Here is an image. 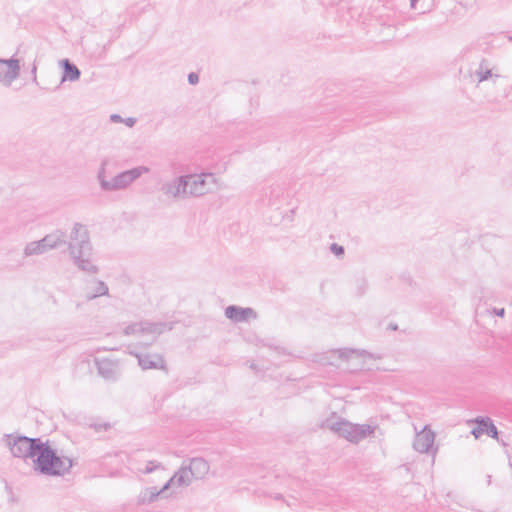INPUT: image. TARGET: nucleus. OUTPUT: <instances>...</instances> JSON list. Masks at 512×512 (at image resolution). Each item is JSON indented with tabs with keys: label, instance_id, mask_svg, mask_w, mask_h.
Masks as SVG:
<instances>
[{
	"label": "nucleus",
	"instance_id": "8",
	"mask_svg": "<svg viewBox=\"0 0 512 512\" xmlns=\"http://www.w3.org/2000/svg\"><path fill=\"white\" fill-rule=\"evenodd\" d=\"M61 64L64 68V74L62 78L63 81H74L80 77V71L78 70V68L75 65L71 64L67 59L63 60Z\"/></svg>",
	"mask_w": 512,
	"mask_h": 512
},
{
	"label": "nucleus",
	"instance_id": "10",
	"mask_svg": "<svg viewBox=\"0 0 512 512\" xmlns=\"http://www.w3.org/2000/svg\"><path fill=\"white\" fill-rule=\"evenodd\" d=\"M331 250H332V252H333L335 255H337V256H340V255H342V254L344 253V249H343V247H342V246H339V245H337V244H333V245L331 246Z\"/></svg>",
	"mask_w": 512,
	"mask_h": 512
},
{
	"label": "nucleus",
	"instance_id": "3",
	"mask_svg": "<svg viewBox=\"0 0 512 512\" xmlns=\"http://www.w3.org/2000/svg\"><path fill=\"white\" fill-rule=\"evenodd\" d=\"M19 70L18 62L15 60H0V80L10 82L16 78Z\"/></svg>",
	"mask_w": 512,
	"mask_h": 512
},
{
	"label": "nucleus",
	"instance_id": "5",
	"mask_svg": "<svg viewBox=\"0 0 512 512\" xmlns=\"http://www.w3.org/2000/svg\"><path fill=\"white\" fill-rule=\"evenodd\" d=\"M145 171V168H136L126 171L116 177L113 186L116 188L124 187L138 178Z\"/></svg>",
	"mask_w": 512,
	"mask_h": 512
},
{
	"label": "nucleus",
	"instance_id": "12",
	"mask_svg": "<svg viewBox=\"0 0 512 512\" xmlns=\"http://www.w3.org/2000/svg\"><path fill=\"white\" fill-rule=\"evenodd\" d=\"M350 428L353 430V432L355 433V435H351V436L349 437V440H350V441H357V440H358V437H357L356 435H357V434H359V429H358L357 427H354V426H351Z\"/></svg>",
	"mask_w": 512,
	"mask_h": 512
},
{
	"label": "nucleus",
	"instance_id": "1",
	"mask_svg": "<svg viewBox=\"0 0 512 512\" xmlns=\"http://www.w3.org/2000/svg\"><path fill=\"white\" fill-rule=\"evenodd\" d=\"M35 468L48 475H62L72 467V461L57 455L48 444L38 445V452L34 462Z\"/></svg>",
	"mask_w": 512,
	"mask_h": 512
},
{
	"label": "nucleus",
	"instance_id": "9",
	"mask_svg": "<svg viewBox=\"0 0 512 512\" xmlns=\"http://www.w3.org/2000/svg\"><path fill=\"white\" fill-rule=\"evenodd\" d=\"M204 183H205V180L201 176H197V177L196 176H189L185 180V185L186 186H195L197 184L204 185Z\"/></svg>",
	"mask_w": 512,
	"mask_h": 512
},
{
	"label": "nucleus",
	"instance_id": "15",
	"mask_svg": "<svg viewBox=\"0 0 512 512\" xmlns=\"http://www.w3.org/2000/svg\"><path fill=\"white\" fill-rule=\"evenodd\" d=\"M503 313H504V310L499 311L500 315H503Z\"/></svg>",
	"mask_w": 512,
	"mask_h": 512
},
{
	"label": "nucleus",
	"instance_id": "11",
	"mask_svg": "<svg viewBox=\"0 0 512 512\" xmlns=\"http://www.w3.org/2000/svg\"><path fill=\"white\" fill-rule=\"evenodd\" d=\"M198 80H199V77L197 74L195 73H191L189 76H188V81L191 83V84H196L198 83Z\"/></svg>",
	"mask_w": 512,
	"mask_h": 512
},
{
	"label": "nucleus",
	"instance_id": "4",
	"mask_svg": "<svg viewBox=\"0 0 512 512\" xmlns=\"http://www.w3.org/2000/svg\"><path fill=\"white\" fill-rule=\"evenodd\" d=\"M225 314L229 319L236 322L247 321L254 317V312L251 309H244L235 306L228 307Z\"/></svg>",
	"mask_w": 512,
	"mask_h": 512
},
{
	"label": "nucleus",
	"instance_id": "7",
	"mask_svg": "<svg viewBox=\"0 0 512 512\" xmlns=\"http://www.w3.org/2000/svg\"><path fill=\"white\" fill-rule=\"evenodd\" d=\"M189 471L197 478L205 476L209 471L208 464L202 459H195L190 462Z\"/></svg>",
	"mask_w": 512,
	"mask_h": 512
},
{
	"label": "nucleus",
	"instance_id": "13",
	"mask_svg": "<svg viewBox=\"0 0 512 512\" xmlns=\"http://www.w3.org/2000/svg\"><path fill=\"white\" fill-rule=\"evenodd\" d=\"M134 123H135V120L131 119V118L126 121V124L129 126H132Z\"/></svg>",
	"mask_w": 512,
	"mask_h": 512
},
{
	"label": "nucleus",
	"instance_id": "14",
	"mask_svg": "<svg viewBox=\"0 0 512 512\" xmlns=\"http://www.w3.org/2000/svg\"><path fill=\"white\" fill-rule=\"evenodd\" d=\"M503 313H504V310L499 311L500 315H503Z\"/></svg>",
	"mask_w": 512,
	"mask_h": 512
},
{
	"label": "nucleus",
	"instance_id": "2",
	"mask_svg": "<svg viewBox=\"0 0 512 512\" xmlns=\"http://www.w3.org/2000/svg\"><path fill=\"white\" fill-rule=\"evenodd\" d=\"M38 439H30L27 437L14 438L10 442V450L16 457H36L38 452V445H41Z\"/></svg>",
	"mask_w": 512,
	"mask_h": 512
},
{
	"label": "nucleus",
	"instance_id": "6",
	"mask_svg": "<svg viewBox=\"0 0 512 512\" xmlns=\"http://www.w3.org/2000/svg\"><path fill=\"white\" fill-rule=\"evenodd\" d=\"M475 438H479L482 435L486 434L488 436H491L493 438L497 437V430L496 427L487 421H478L477 426L472 431Z\"/></svg>",
	"mask_w": 512,
	"mask_h": 512
}]
</instances>
